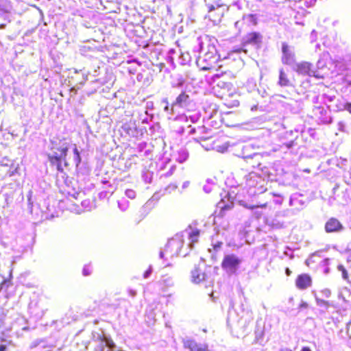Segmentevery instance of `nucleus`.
<instances>
[{
  "instance_id": "f257e3e1",
  "label": "nucleus",
  "mask_w": 351,
  "mask_h": 351,
  "mask_svg": "<svg viewBox=\"0 0 351 351\" xmlns=\"http://www.w3.org/2000/svg\"><path fill=\"white\" fill-rule=\"evenodd\" d=\"M69 148L70 143L66 138L51 141L50 152L47 154V158L50 165L56 167L60 173L64 172V167L70 166L66 160Z\"/></svg>"
},
{
  "instance_id": "f03ea898",
  "label": "nucleus",
  "mask_w": 351,
  "mask_h": 351,
  "mask_svg": "<svg viewBox=\"0 0 351 351\" xmlns=\"http://www.w3.org/2000/svg\"><path fill=\"white\" fill-rule=\"evenodd\" d=\"M264 173L258 174L257 172L251 171L245 176V186L252 189L254 193L261 194L267 191V178Z\"/></svg>"
},
{
  "instance_id": "7ed1b4c3",
  "label": "nucleus",
  "mask_w": 351,
  "mask_h": 351,
  "mask_svg": "<svg viewBox=\"0 0 351 351\" xmlns=\"http://www.w3.org/2000/svg\"><path fill=\"white\" fill-rule=\"evenodd\" d=\"M244 165L247 169H256L264 173L265 176H269V165L267 158L262 154L255 153L253 155L243 158Z\"/></svg>"
},
{
  "instance_id": "20e7f679",
  "label": "nucleus",
  "mask_w": 351,
  "mask_h": 351,
  "mask_svg": "<svg viewBox=\"0 0 351 351\" xmlns=\"http://www.w3.org/2000/svg\"><path fill=\"white\" fill-rule=\"evenodd\" d=\"M221 60L217 54L205 53L198 61V66L201 71H218L222 67L219 64Z\"/></svg>"
},
{
  "instance_id": "39448f33",
  "label": "nucleus",
  "mask_w": 351,
  "mask_h": 351,
  "mask_svg": "<svg viewBox=\"0 0 351 351\" xmlns=\"http://www.w3.org/2000/svg\"><path fill=\"white\" fill-rule=\"evenodd\" d=\"M241 260L235 254L225 255L221 263L222 269L230 274H235Z\"/></svg>"
},
{
  "instance_id": "423d86ee",
  "label": "nucleus",
  "mask_w": 351,
  "mask_h": 351,
  "mask_svg": "<svg viewBox=\"0 0 351 351\" xmlns=\"http://www.w3.org/2000/svg\"><path fill=\"white\" fill-rule=\"evenodd\" d=\"M224 104L228 108L237 107L239 105V93L236 86H230L228 92L221 91L219 95Z\"/></svg>"
},
{
  "instance_id": "0eeeda50",
  "label": "nucleus",
  "mask_w": 351,
  "mask_h": 351,
  "mask_svg": "<svg viewBox=\"0 0 351 351\" xmlns=\"http://www.w3.org/2000/svg\"><path fill=\"white\" fill-rule=\"evenodd\" d=\"M328 107L323 106H315L313 110L312 118L315 120L318 124H328L332 122V118L328 114Z\"/></svg>"
},
{
  "instance_id": "6e6552de",
  "label": "nucleus",
  "mask_w": 351,
  "mask_h": 351,
  "mask_svg": "<svg viewBox=\"0 0 351 351\" xmlns=\"http://www.w3.org/2000/svg\"><path fill=\"white\" fill-rule=\"evenodd\" d=\"M221 6L216 7L212 10H208L206 17L214 24H219L224 16L225 13L228 11V4H220Z\"/></svg>"
},
{
  "instance_id": "1a4fd4ad",
  "label": "nucleus",
  "mask_w": 351,
  "mask_h": 351,
  "mask_svg": "<svg viewBox=\"0 0 351 351\" xmlns=\"http://www.w3.org/2000/svg\"><path fill=\"white\" fill-rule=\"evenodd\" d=\"M295 284L298 289L305 290L312 286L313 280L308 274H301L296 277Z\"/></svg>"
},
{
  "instance_id": "9d476101",
  "label": "nucleus",
  "mask_w": 351,
  "mask_h": 351,
  "mask_svg": "<svg viewBox=\"0 0 351 351\" xmlns=\"http://www.w3.org/2000/svg\"><path fill=\"white\" fill-rule=\"evenodd\" d=\"M343 228V224L335 217L329 218L324 225V230L327 233L339 232Z\"/></svg>"
},
{
  "instance_id": "9b49d317",
  "label": "nucleus",
  "mask_w": 351,
  "mask_h": 351,
  "mask_svg": "<svg viewBox=\"0 0 351 351\" xmlns=\"http://www.w3.org/2000/svg\"><path fill=\"white\" fill-rule=\"evenodd\" d=\"M183 347L189 351H208L206 343H199L193 339H186L183 341Z\"/></svg>"
},
{
  "instance_id": "f8f14e48",
  "label": "nucleus",
  "mask_w": 351,
  "mask_h": 351,
  "mask_svg": "<svg viewBox=\"0 0 351 351\" xmlns=\"http://www.w3.org/2000/svg\"><path fill=\"white\" fill-rule=\"evenodd\" d=\"M313 65L308 62H301L295 65L294 71L302 75L311 76Z\"/></svg>"
},
{
  "instance_id": "ddd939ff",
  "label": "nucleus",
  "mask_w": 351,
  "mask_h": 351,
  "mask_svg": "<svg viewBox=\"0 0 351 351\" xmlns=\"http://www.w3.org/2000/svg\"><path fill=\"white\" fill-rule=\"evenodd\" d=\"M262 35L257 32H251L247 33L243 38L244 45H257L261 43Z\"/></svg>"
},
{
  "instance_id": "4468645a",
  "label": "nucleus",
  "mask_w": 351,
  "mask_h": 351,
  "mask_svg": "<svg viewBox=\"0 0 351 351\" xmlns=\"http://www.w3.org/2000/svg\"><path fill=\"white\" fill-rule=\"evenodd\" d=\"M282 62L285 64H290L293 59V55L291 53L289 47L287 43L282 45Z\"/></svg>"
},
{
  "instance_id": "2eb2a0df",
  "label": "nucleus",
  "mask_w": 351,
  "mask_h": 351,
  "mask_svg": "<svg viewBox=\"0 0 351 351\" xmlns=\"http://www.w3.org/2000/svg\"><path fill=\"white\" fill-rule=\"evenodd\" d=\"M206 278V275L204 272L202 271L199 268L195 267L191 271V280L193 283L199 284L204 281Z\"/></svg>"
},
{
  "instance_id": "dca6fc26",
  "label": "nucleus",
  "mask_w": 351,
  "mask_h": 351,
  "mask_svg": "<svg viewBox=\"0 0 351 351\" xmlns=\"http://www.w3.org/2000/svg\"><path fill=\"white\" fill-rule=\"evenodd\" d=\"M278 84L280 86H289L291 85V81L288 75L285 73L283 69L279 71V80Z\"/></svg>"
},
{
  "instance_id": "f3484780",
  "label": "nucleus",
  "mask_w": 351,
  "mask_h": 351,
  "mask_svg": "<svg viewBox=\"0 0 351 351\" xmlns=\"http://www.w3.org/2000/svg\"><path fill=\"white\" fill-rule=\"evenodd\" d=\"M229 78L230 80H227V81L224 80V81H218L217 82V86L220 88V90L219 91V95H221V91L228 92L229 89H230V86H235L231 82L232 80V79L230 77H229Z\"/></svg>"
},
{
  "instance_id": "a211bd4d",
  "label": "nucleus",
  "mask_w": 351,
  "mask_h": 351,
  "mask_svg": "<svg viewBox=\"0 0 351 351\" xmlns=\"http://www.w3.org/2000/svg\"><path fill=\"white\" fill-rule=\"evenodd\" d=\"M189 95L185 91H182L176 99L173 105L182 106L189 101Z\"/></svg>"
},
{
  "instance_id": "6ab92c4d",
  "label": "nucleus",
  "mask_w": 351,
  "mask_h": 351,
  "mask_svg": "<svg viewBox=\"0 0 351 351\" xmlns=\"http://www.w3.org/2000/svg\"><path fill=\"white\" fill-rule=\"evenodd\" d=\"M208 10L221 6L220 4H228L227 0H204Z\"/></svg>"
},
{
  "instance_id": "aec40b11",
  "label": "nucleus",
  "mask_w": 351,
  "mask_h": 351,
  "mask_svg": "<svg viewBox=\"0 0 351 351\" xmlns=\"http://www.w3.org/2000/svg\"><path fill=\"white\" fill-rule=\"evenodd\" d=\"M97 341H99L101 343H105L106 346H107L110 349H112L114 347V343L112 339L107 338L103 335H99L97 337Z\"/></svg>"
},
{
  "instance_id": "412c9836",
  "label": "nucleus",
  "mask_w": 351,
  "mask_h": 351,
  "mask_svg": "<svg viewBox=\"0 0 351 351\" xmlns=\"http://www.w3.org/2000/svg\"><path fill=\"white\" fill-rule=\"evenodd\" d=\"M73 152V158L72 163L75 167H78L80 165V164L81 163L82 159H81L80 152L78 151L75 145H74Z\"/></svg>"
},
{
  "instance_id": "4be33fe9",
  "label": "nucleus",
  "mask_w": 351,
  "mask_h": 351,
  "mask_svg": "<svg viewBox=\"0 0 351 351\" xmlns=\"http://www.w3.org/2000/svg\"><path fill=\"white\" fill-rule=\"evenodd\" d=\"M199 234L200 231L197 229H195L190 232L189 239L191 240L193 243H197L198 241Z\"/></svg>"
},
{
  "instance_id": "5701e85b",
  "label": "nucleus",
  "mask_w": 351,
  "mask_h": 351,
  "mask_svg": "<svg viewBox=\"0 0 351 351\" xmlns=\"http://www.w3.org/2000/svg\"><path fill=\"white\" fill-rule=\"evenodd\" d=\"M217 73L213 76L212 80L214 82H216L217 84L218 81H221V77H224L226 75V71H221L219 70L218 71H216Z\"/></svg>"
},
{
  "instance_id": "b1692460",
  "label": "nucleus",
  "mask_w": 351,
  "mask_h": 351,
  "mask_svg": "<svg viewBox=\"0 0 351 351\" xmlns=\"http://www.w3.org/2000/svg\"><path fill=\"white\" fill-rule=\"evenodd\" d=\"M234 208V204L232 203L224 205L221 208L219 215L221 217H224L226 215V213L228 210H230Z\"/></svg>"
},
{
  "instance_id": "393cba45",
  "label": "nucleus",
  "mask_w": 351,
  "mask_h": 351,
  "mask_svg": "<svg viewBox=\"0 0 351 351\" xmlns=\"http://www.w3.org/2000/svg\"><path fill=\"white\" fill-rule=\"evenodd\" d=\"M337 269L339 271L341 272L342 274V278L346 280H348V271L346 269V268L343 267V265H339L337 266Z\"/></svg>"
},
{
  "instance_id": "a878e982",
  "label": "nucleus",
  "mask_w": 351,
  "mask_h": 351,
  "mask_svg": "<svg viewBox=\"0 0 351 351\" xmlns=\"http://www.w3.org/2000/svg\"><path fill=\"white\" fill-rule=\"evenodd\" d=\"M317 303L320 306H330V302L328 301L322 300V299H316Z\"/></svg>"
},
{
  "instance_id": "bb28decb",
  "label": "nucleus",
  "mask_w": 351,
  "mask_h": 351,
  "mask_svg": "<svg viewBox=\"0 0 351 351\" xmlns=\"http://www.w3.org/2000/svg\"><path fill=\"white\" fill-rule=\"evenodd\" d=\"M83 275L87 276L90 274L91 270L88 267H84L82 270Z\"/></svg>"
},
{
  "instance_id": "cd10ccee",
  "label": "nucleus",
  "mask_w": 351,
  "mask_h": 351,
  "mask_svg": "<svg viewBox=\"0 0 351 351\" xmlns=\"http://www.w3.org/2000/svg\"><path fill=\"white\" fill-rule=\"evenodd\" d=\"M311 76H313L317 79H324V75H320L319 73H316V72L313 71V70Z\"/></svg>"
},
{
  "instance_id": "c85d7f7f",
  "label": "nucleus",
  "mask_w": 351,
  "mask_h": 351,
  "mask_svg": "<svg viewBox=\"0 0 351 351\" xmlns=\"http://www.w3.org/2000/svg\"><path fill=\"white\" fill-rule=\"evenodd\" d=\"M322 292L324 294L325 296L328 298L330 297L331 295V292L328 289H324V290L322 291Z\"/></svg>"
},
{
  "instance_id": "c756f323",
  "label": "nucleus",
  "mask_w": 351,
  "mask_h": 351,
  "mask_svg": "<svg viewBox=\"0 0 351 351\" xmlns=\"http://www.w3.org/2000/svg\"><path fill=\"white\" fill-rule=\"evenodd\" d=\"M152 272V268L149 267L143 274V277L145 278H147Z\"/></svg>"
},
{
  "instance_id": "7c9ffc66",
  "label": "nucleus",
  "mask_w": 351,
  "mask_h": 351,
  "mask_svg": "<svg viewBox=\"0 0 351 351\" xmlns=\"http://www.w3.org/2000/svg\"><path fill=\"white\" fill-rule=\"evenodd\" d=\"M345 62L348 65L351 66V55H348L345 58Z\"/></svg>"
},
{
  "instance_id": "2f4dec72",
  "label": "nucleus",
  "mask_w": 351,
  "mask_h": 351,
  "mask_svg": "<svg viewBox=\"0 0 351 351\" xmlns=\"http://www.w3.org/2000/svg\"><path fill=\"white\" fill-rule=\"evenodd\" d=\"M345 108L351 113V104H346L345 106Z\"/></svg>"
},
{
  "instance_id": "473e14b6",
  "label": "nucleus",
  "mask_w": 351,
  "mask_h": 351,
  "mask_svg": "<svg viewBox=\"0 0 351 351\" xmlns=\"http://www.w3.org/2000/svg\"><path fill=\"white\" fill-rule=\"evenodd\" d=\"M222 243L221 242H219L217 244H215L213 245V248L215 250H217V248H219L221 245Z\"/></svg>"
},
{
  "instance_id": "72a5a7b5",
  "label": "nucleus",
  "mask_w": 351,
  "mask_h": 351,
  "mask_svg": "<svg viewBox=\"0 0 351 351\" xmlns=\"http://www.w3.org/2000/svg\"><path fill=\"white\" fill-rule=\"evenodd\" d=\"M7 347L4 345H0V351H6Z\"/></svg>"
},
{
  "instance_id": "f704fd0d",
  "label": "nucleus",
  "mask_w": 351,
  "mask_h": 351,
  "mask_svg": "<svg viewBox=\"0 0 351 351\" xmlns=\"http://www.w3.org/2000/svg\"><path fill=\"white\" fill-rule=\"evenodd\" d=\"M285 273L287 276H290L291 274V271L289 269V268H287L286 270H285Z\"/></svg>"
},
{
  "instance_id": "c9c22d12",
  "label": "nucleus",
  "mask_w": 351,
  "mask_h": 351,
  "mask_svg": "<svg viewBox=\"0 0 351 351\" xmlns=\"http://www.w3.org/2000/svg\"><path fill=\"white\" fill-rule=\"evenodd\" d=\"M300 351H311L308 347H304Z\"/></svg>"
},
{
  "instance_id": "e433bc0d",
  "label": "nucleus",
  "mask_w": 351,
  "mask_h": 351,
  "mask_svg": "<svg viewBox=\"0 0 351 351\" xmlns=\"http://www.w3.org/2000/svg\"><path fill=\"white\" fill-rule=\"evenodd\" d=\"M6 283L5 280L2 281V282L0 284V290L3 288V286Z\"/></svg>"
},
{
  "instance_id": "4c0bfd02",
  "label": "nucleus",
  "mask_w": 351,
  "mask_h": 351,
  "mask_svg": "<svg viewBox=\"0 0 351 351\" xmlns=\"http://www.w3.org/2000/svg\"><path fill=\"white\" fill-rule=\"evenodd\" d=\"M245 207L248 208L250 209H253L255 206H245Z\"/></svg>"
},
{
  "instance_id": "58836bf2",
  "label": "nucleus",
  "mask_w": 351,
  "mask_h": 351,
  "mask_svg": "<svg viewBox=\"0 0 351 351\" xmlns=\"http://www.w3.org/2000/svg\"><path fill=\"white\" fill-rule=\"evenodd\" d=\"M98 351H105L104 346H102Z\"/></svg>"
},
{
  "instance_id": "ea45409f",
  "label": "nucleus",
  "mask_w": 351,
  "mask_h": 351,
  "mask_svg": "<svg viewBox=\"0 0 351 351\" xmlns=\"http://www.w3.org/2000/svg\"><path fill=\"white\" fill-rule=\"evenodd\" d=\"M279 351H291V350H280Z\"/></svg>"
},
{
  "instance_id": "a19ab883",
  "label": "nucleus",
  "mask_w": 351,
  "mask_h": 351,
  "mask_svg": "<svg viewBox=\"0 0 351 351\" xmlns=\"http://www.w3.org/2000/svg\"><path fill=\"white\" fill-rule=\"evenodd\" d=\"M316 0H311V3H315Z\"/></svg>"
},
{
  "instance_id": "79ce46f5",
  "label": "nucleus",
  "mask_w": 351,
  "mask_h": 351,
  "mask_svg": "<svg viewBox=\"0 0 351 351\" xmlns=\"http://www.w3.org/2000/svg\"><path fill=\"white\" fill-rule=\"evenodd\" d=\"M132 294L133 295H135V292H132Z\"/></svg>"
}]
</instances>
